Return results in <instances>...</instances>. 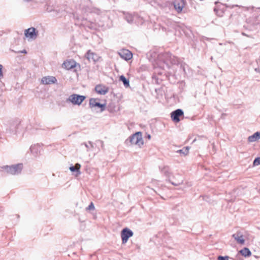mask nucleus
<instances>
[{
    "label": "nucleus",
    "instance_id": "nucleus-1",
    "mask_svg": "<svg viewBox=\"0 0 260 260\" xmlns=\"http://www.w3.org/2000/svg\"><path fill=\"white\" fill-rule=\"evenodd\" d=\"M158 60L163 62V66L159 65V63L156 62V74L162 76L165 72V65L167 68H169L170 66L178 64L180 63V60L177 57L172 55L170 52H165L158 55Z\"/></svg>",
    "mask_w": 260,
    "mask_h": 260
},
{
    "label": "nucleus",
    "instance_id": "nucleus-2",
    "mask_svg": "<svg viewBox=\"0 0 260 260\" xmlns=\"http://www.w3.org/2000/svg\"><path fill=\"white\" fill-rule=\"evenodd\" d=\"M2 168L10 174L18 175L21 172L23 165L22 164H17L11 166H4Z\"/></svg>",
    "mask_w": 260,
    "mask_h": 260
},
{
    "label": "nucleus",
    "instance_id": "nucleus-3",
    "mask_svg": "<svg viewBox=\"0 0 260 260\" xmlns=\"http://www.w3.org/2000/svg\"><path fill=\"white\" fill-rule=\"evenodd\" d=\"M129 141L132 144L138 145L141 146L143 144V140L142 138V135L141 132H136L132 136L129 137L128 139L126 140V142Z\"/></svg>",
    "mask_w": 260,
    "mask_h": 260
},
{
    "label": "nucleus",
    "instance_id": "nucleus-4",
    "mask_svg": "<svg viewBox=\"0 0 260 260\" xmlns=\"http://www.w3.org/2000/svg\"><path fill=\"white\" fill-rule=\"evenodd\" d=\"M85 99V96L84 95L73 94L69 97L68 100L74 105H80Z\"/></svg>",
    "mask_w": 260,
    "mask_h": 260
},
{
    "label": "nucleus",
    "instance_id": "nucleus-5",
    "mask_svg": "<svg viewBox=\"0 0 260 260\" xmlns=\"http://www.w3.org/2000/svg\"><path fill=\"white\" fill-rule=\"evenodd\" d=\"M133 236V232L132 230L127 228H124L121 232V237L122 243L124 244L126 243L129 238Z\"/></svg>",
    "mask_w": 260,
    "mask_h": 260
},
{
    "label": "nucleus",
    "instance_id": "nucleus-6",
    "mask_svg": "<svg viewBox=\"0 0 260 260\" xmlns=\"http://www.w3.org/2000/svg\"><path fill=\"white\" fill-rule=\"evenodd\" d=\"M99 99L92 98L89 100V105L90 108H93L94 107H98L101 109V111L103 112L105 110L106 105L102 104L100 103L99 102Z\"/></svg>",
    "mask_w": 260,
    "mask_h": 260
},
{
    "label": "nucleus",
    "instance_id": "nucleus-7",
    "mask_svg": "<svg viewBox=\"0 0 260 260\" xmlns=\"http://www.w3.org/2000/svg\"><path fill=\"white\" fill-rule=\"evenodd\" d=\"M184 114L182 109H178L171 112V117L175 122H178L180 121V117L183 116Z\"/></svg>",
    "mask_w": 260,
    "mask_h": 260
},
{
    "label": "nucleus",
    "instance_id": "nucleus-8",
    "mask_svg": "<svg viewBox=\"0 0 260 260\" xmlns=\"http://www.w3.org/2000/svg\"><path fill=\"white\" fill-rule=\"evenodd\" d=\"M120 56L125 59V60H128L131 59L133 57V54L131 51L127 49H122L118 52Z\"/></svg>",
    "mask_w": 260,
    "mask_h": 260
},
{
    "label": "nucleus",
    "instance_id": "nucleus-9",
    "mask_svg": "<svg viewBox=\"0 0 260 260\" xmlns=\"http://www.w3.org/2000/svg\"><path fill=\"white\" fill-rule=\"evenodd\" d=\"M96 92L101 95H105L108 92L109 88L105 85L99 84L95 87Z\"/></svg>",
    "mask_w": 260,
    "mask_h": 260
},
{
    "label": "nucleus",
    "instance_id": "nucleus-10",
    "mask_svg": "<svg viewBox=\"0 0 260 260\" xmlns=\"http://www.w3.org/2000/svg\"><path fill=\"white\" fill-rule=\"evenodd\" d=\"M185 3L184 0H175L174 6L177 12L180 13L182 11L185 6Z\"/></svg>",
    "mask_w": 260,
    "mask_h": 260
},
{
    "label": "nucleus",
    "instance_id": "nucleus-11",
    "mask_svg": "<svg viewBox=\"0 0 260 260\" xmlns=\"http://www.w3.org/2000/svg\"><path fill=\"white\" fill-rule=\"evenodd\" d=\"M38 32L34 27H30L25 30V36L27 38L36 39Z\"/></svg>",
    "mask_w": 260,
    "mask_h": 260
},
{
    "label": "nucleus",
    "instance_id": "nucleus-12",
    "mask_svg": "<svg viewBox=\"0 0 260 260\" xmlns=\"http://www.w3.org/2000/svg\"><path fill=\"white\" fill-rule=\"evenodd\" d=\"M76 62L73 59L67 60L62 64V67L67 70H71L76 67Z\"/></svg>",
    "mask_w": 260,
    "mask_h": 260
},
{
    "label": "nucleus",
    "instance_id": "nucleus-13",
    "mask_svg": "<svg viewBox=\"0 0 260 260\" xmlns=\"http://www.w3.org/2000/svg\"><path fill=\"white\" fill-rule=\"evenodd\" d=\"M57 81L55 77L53 76H46L42 78L41 82L45 85L55 83Z\"/></svg>",
    "mask_w": 260,
    "mask_h": 260
},
{
    "label": "nucleus",
    "instance_id": "nucleus-14",
    "mask_svg": "<svg viewBox=\"0 0 260 260\" xmlns=\"http://www.w3.org/2000/svg\"><path fill=\"white\" fill-rule=\"evenodd\" d=\"M232 237L237 241V243L240 244H243L245 242V240L243 238V235L241 232H237L235 234L232 235Z\"/></svg>",
    "mask_w": 260,
    "mask_h": 260
},
{
    "label": "nucleus",
    "instance_id": "nucleus-15",
    "mask_svg": "<svg viewBox=\"0 0 260 260\" xmlns=\"http://www.w3.org/2000/svg\"><path fill=\"white\" fill-rule=\"evenodd\" d=\"M86 56L89 61H93L95 62L99 59L98 55L96 54L91 52L90 50H88L87 51Z\"/></svg>",
    "mask_w": 260,
    "mask_h": 260
},
{
    "label": "nucleus",
    "instance_id": "nucleus-16",
    "mask_svg": "<svg viewBox=\"0 0 260 260\" xmlns=\"http://www.w3.org/2000/svg\"><path fill=\"white\" fill-rule=\"evenodd\" d=\"M80 167L81 165L77 163L74 166H71L69 169L71 172H76L75 175L76 176H78L81 174V172L80 171Z\"/></svg>",
    "mask_w": 260,
    "mask_h": 260
},
{
    "label": "nucleus",
    "instance_id": "nucleus-17",
    "mask_svg": "<svg viewBox=\"0 0 260 260\" xmlns=\"http://www.w3.org/2000/svg\"><path fill=\"white\" fill-rule=\"evenodd\" d=\"M259 139V132H256L253 135L248 137V141L249 142H254Z\"/></svg>",
    "mask_w": 260,
    "mask_h": 260
},
{
    "label": "nucleus",
    "instance_id": "nucleus-18",
    "mask_svg": "<svg viewBox=\"0 0 260 260\" xmlns=\"http://www.w3.org/2000/svg\"><path fill=\"white\" fill-rule=\"evenodd\" d=\"M125 15L124 19L129 23H132L134 21L135 16L129 13H123Z\"/></svg>",
    "mask_w": 260,
    "mask_h": 260
},
{
    "label": "nucleus",
    "instance_id": "nucleus-19",
    "mask_svg": "<svg viewBox=\"0 0 260 260\" xmlns=\"http://www.w3.org/2000/svg\"><path fill=\"white\" fill-rule=\"evenodd\" d=\"M240 253L244 256H249L251 254L250 250L246 247L244 248L240 251Z\"/></svg>",
    "mask_w": 260,
    "mask_h": 260
},
{
    "label": "nucleus",
    "instance_id": "nucleus-20",
    "mask_svg": "<svg viewBox=\"0 0 260 260\" xmlns=\"http://www.w3.org/2000/svg\"><path fill=\"white\" fill-rule=\"evenodd\" d=\"M119 80H120V81L122 82L124 86L125 87H127L129 86V80L128 79H127L123 75H121L120 76Z\"/></svg>",
    "mask_w": 260,
    "mask_h": 260
},
{
    "label": "nucleus",
    "instance_id": "nucleus-21",
    "mask_svg": "<svg viewBox=\"0 0 260 260\" xmlns=\"http://www.w3.org/2000/svg\"><path fill=\"white\" fill-rule=\"evenodd\" d=\"M39 148L40 147L38 145L31 146L30 147V151H31V153L36 155L38 154Z\"/></svg>",
    "mask_w": 260,
    "mask_h": 260
},
{
    "label": "nucleus",
    "instance_id": "nucleus-22",
    "mask_svg": "<svg viewBox=\"0 0 260 260\" xmlns=\"http://www.w3.org/2000/svg\"><path fill=\"white\" fill-rule=\"evenodd\" d=\"M88 144L86 143H84L82 145H84L86 148H87V151L91 150L94 148V144L91 141H88Z\"/></svg>",
    "mask_w": 260,
    "mask_h": 260
},
{
    "label": "nucleus",
    "instance_id": "nucleus-23",
    "mask_svg": "<svg viewBox=\"0 0 260 260\" xmlns=\"http://www.w3.org/2000/svg\"><path fill=\"white\" fill-rule=\"evenodd\" d=\"M161 172L163 173L166 176L168 177H170V169L168 167H164L162 169H161Z\"/></svg>",
    "mask_w": 260,
    "mask_h": 260
},
{
    "label": "nucleus",
    "instance_id": "nucleus-24",
    "mask_svg": "<svg viewBox=\"0 0 260 260\" xmlns=\"http://www.w3.org/2000/svg\"><path fill=\"white\" fill-rule=\"evenodd\" d=\"M189 149V148L188 147H185L182 149L178 150L177 152L182 154L183 155H186L188 153Z\"/></svg>",
    "mask_w": 260,
    "mask_h": 260
},
{
    "label": "nucleus",
    "instance_id": "nucleus-25",
    "mask_svg": "<svg viewBox=\"0 0 260 260\" xmlns=\"http://www.w3.org/2000/svg\"><path fill=\"white\" fill-rule=\"evenodd\" d=\"M18 125V123L17 122H14L13 124L11 125V126L9 127V131L10 132H16L17 126Z\"/></svg>",
    "mask_w": 260,
    "mask_h": 260
},
{
    "label": "nucleus",
    "instance_id": "nucleus-26",
    "mask_svg": "<svg viewBox=\"0 0 260 260\" xmlns=\"http://www.w3.org/2000/svg\"><path fill=\"white\" fill-rule=\"evenodd\" d=\"M225 10H218L217 8H214V11L216 13L217 15L218 16H222L223 14L224 13Z\"/></svg>",
    "mask_w": 260,
    "mask_h": 260
},
{
    "label": "nucleus",
    "instance_id": "nucleus-27",
    "mask_svg": "<svg viewBox=\"0 0 260 260\" xmlns=\"http://www.w3.org/2000/svg\"><path fill=\"white\" fill-rule=\"evenodd\" d=\"M169 181L171 182L172 184H173V185H175V186L179 185L180 184H182V182H183V180L182 179H180L179 180H177L176 182L172 181L170 180Z\"/></svg>",
    "mask_w": 260,
    "mask_h": 260
},
{
    "label": "nucleus",
    "instance_id": "nucleus-28",
    "mask_svg": "<svg viewBox=\"0 0 260 260\" xmlns=\"http://www.w3.org/2000/svg\"><path fill=\"white\" fill-rule=\"evenodd\" d=\"M94 209V206L92 202H91L89 206L86 208V211L93 210Z\"/></svg>",
    "mask_w": 260,
    "mask_h": 260
},
{
    "label": "nucleus",
    "instance_id": "nucleus-29",
    "mask_svg": "<svg viewBox=\"0 0 260 260\" xmlns=\"http://www.w3.org/2000/svg\"><path fill=\"white\" fill-rule=\"evenodd\" d=\"M223 6H225V7L229 8H230V9H233V8H234L235 7H238L239 8H241H241H244V7H243V6H239V5H228L227 4H225L224 5H222V7H223Z\"/></svg>",
    "mask_w": 260,
    "mask_h": 260
},
{
    "label": "nucleus",
    "instance_id": "nucleus-30",
    "mask_svg": "<svg viewBox=\"0 0 260 260\" xmlns=\"http://www.w3.org/2000/svg\"><path fill=\"white\" fill-rule=\"evenodd\" d=\"M253 166H258L260 165V157H257L254 159L253 162Z\"/></svg>",
    "mask_w": 260,
    "mask_h": 260
},
{
    "label": "nucleus",
    "instance_id": "nucleus-31",
    "mask_svg": "<svg viewBox=\"0 0 260 260\" xmlns=\"http://www.w3.org/2000/svg\"><path fill=\"white\" fill-rule=\"evenodd\" d=\"M215 4L216 5V6L215 8H217L218 10H225L224 8H221L220 7L221 6H222L223 5L220 4V3L218 2H216L215 3Z\"/></svg>",
    "mask_w": 260,
    "mask_h": 260
},
{
    "label": "nucleus",
    "instance_id": "nucleus-32",
    "mask_svg": "<svg viewBox=\"0 0 260 260\" xmlns=\"http://www.w3.org/2000/svg\"><path fill=\"white\" fill-rule=\"evenodd\" d=\"M166 78V76L165 75H164L162 77H161L160 78H159L158 77H156V82L157 83H159L160 81L164 80V79Z\"/></svg>",
    "mask_w": 260,
    "mask_h": 260
},
{
    "label": "nucleus",
    "instance_id": "nucleus-33",
    "mask_svg": "<svg viewBox=\"0 0 260 260\" xmlns=\"http://www.w3.org/2000/svg\"><path fill=\"white\" fill-rule=\"evenodd\" d=\"M218 260H229V257L226 256H219L218 257Z\"/></svg>",
    "mask_w": 260,
    "mask_h": 260
},
{
    "label": "nucleus",
    "instance_id": "nucleus-34",
    "mask_svg": "<svg viewBox=\"0 0 260 260\" xmlns=\"http://www.w3.org/2000/svg\"><path fill=\"white\" fill-rule=\"evenodd\" d=\"M2 69H3V66L2 64H0V77L3 76V74L2 73Z\"/></svg>",
    "mask_w": 260,
    "mask_h": 260
},
{
    "label": "nucleus",
    "instance_id": "nucleus-35",
    "mask_svg": "<svg viewBox=\"0 0 260 260\" xmlns=\"http://www.w3.org/2000/svg\"><path fill=\"white\" fill-rule=\"evenodd\" d=\"M25 2H29L31 1V0H24Z\"/></svg>",
    "mask_w": 260,
    "mask_h": 260
},
{
    "label": "nucleus",
    "instance_id": "nucleus-36",
    "mask_svg": "<svg viewBox=\"0 0 260 260\" xmlns=\"http://www.w3.org/2000/svg\"><path fill=\"white\" fill-rule=\"evenodd\" d=\"M22 53H26V51L24 50L23 51H22Z\"/></svg>",
    "mask_w": 260,
    "mask_h": 260
},
{
    "label": "nucleus",
    "instance_id": "nucleus-37",
    "mask_svg": "<svg viewBox=\"0 0 260 260\" xmlns=\"http://www.w3.org/2000/svg\"><path fill=\"white\" fill-rule=\"evenodd\" d=\"M196 139H194V140L193 141L192 143H193V142H196Z\"/></svg>",
    "mask_w": 260,
    "mask_h": 260
},
{
    "label": "nucleus",
    "instance_id": "nucleus-38",
    "mask_svg": "<svg viewBox=\"0 0 260 260\" xmlns=\"http://www.w3.org/2000/svg\"><path fill=\"white\" fill-rule=\"evenodd\" d=\"M150 137H150V135H149V136H148V138L149 139H150Z\"/></svg>",
    "mask_w": 260,
    "mask_h": 260
},
{
    "label": "nucleus",
    "instance_id": "nucleus-39",
    "mask_svg": "<svg viewBox=\"0 0 260 260\" xmlns=\"http://www.w3.org/2000/svg\"><path fill=\"white\" fill-rule=\"evenodd\" d=\"M224 115H225V114H222V116H224Z\"/></svg>",
    "mask_w": 260,
    "mask_h": 260
},
{
    "label": "nucleus",
    "instance_id": "nucleus-40",
    "mask_svg": "<svg viewBox=\"0 0 260 260\" xmlns=\"http://www.w3.org/2000/svg\"><path fill=\"white\" fill-rule=\"evenodd\" d=\"M177 176H178V177H181V176H180V175H178V174L177 175Z\"/></svg>",
    "mask_w": 260,
    "mask_h": 260
},
{
    "label": "nucleus",
    "instance_id": "nucleus-41",
    "mask_svg": "<svg viewBox=\"0 0 260 260\" xmlns=\"http://www.w3.org/2000/svg\"><path fill=\"white\" fill-rule=\"evenodd\" d=\"M101 143H102V144L103 143V141H100Z\"/></svg>",
    "mask_w": 260,
    "mask_h": 260
},
{
    "label": "nucleus",
    "instance_id": "nucleus-42",
    "mask_svg": "<svg viewBox=\"0 0 260 260\" xmlns=\"http://www.w3.org/2000/svg\"><path fill=\"white\" fill-rule=\"evenodd\" d=\"M259 137H260V132H259Z\"/></svg>",
    "mask_w": 260,
    "mask_h": 260
}]
</instances>
